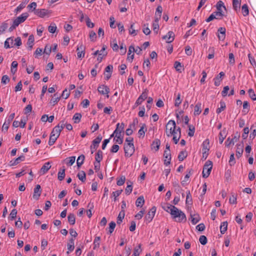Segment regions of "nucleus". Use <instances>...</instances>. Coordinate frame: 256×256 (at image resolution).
Instances as JSON below:
<instances>
[{
    "label": "nucleus",
    "mask_w": 256,
    "mask_h": 256,
    "mask_svg": "<svg viewBox=\"0 0 256 256\" xmlns=\"http://www.w3.org/2000/svg\"><path fill=\"white\" fill-rule=\"evenodd\" d=\"M190 217L192 218L191 222L193 224H196L200 220V218L198 214H190Z\"/></svg>",
    "instance_id": "b1692460"
},
{
    "label": "nucleus",
    "mask_w": 256,
    "mask_h": 256,
    "mask_svg": "<svg viewBox=\"0 0 256 256\" xmlns=\"http://www.w3.org/2000/svg\"><path fill=\"white\" fill-rule=\"evenodd\" d=\"M51 168L50 162L45 163L42 167L40 170L44 174H46Z\"/></svg>",
    "instance_id": "393cba45"
},
{
    "label": "nucleus",
    "mask_w": 256,
    "mask_h": 256,
    "mask_svg": "<svg viewBox=\"0 0 256 256\" xmlns=\"http://www.w3.org/2000/svg\"><path fill=\"white\" fill-rule=\"evenodd\" d=\"M166 210L170 212L172 218L178 222H186V216L184 212L178 210L176 207L172 204H168Z\"/></svg>",
    "instance_id": "f257e3e1"
},
{
    "label": "nucleus",
    "mask_w": 256,
    "mask_h": 256,
    "mask_svg": "<svg viewBox=\"0 0 256 256\" xmlns=\"http://www.w3.org/2000/svg\"><path fill=\"white\" fill-rule=\"evenodd\" d=\"M174 34L172 31H169L167 34L162 37L163 40H165L167 43H170L174 40Z\"/></svg>",
    "instance_id": "9b49d317"
},
{
    "label": "nucleus",
    "mask_w": 256,
    "mask_h": 256,
    "mask_svg": "<svg viewBox=\"0 0 256 256\" xmlns=\"http://www.w3.org/2000/svg\"><path fill=\"white\" fill-rule=\"evenodd\" d=\"M84 154H82L80 156H79L77 159V166L78 168H80L81 166L83 164L84 160Z\"/></svg>",
    "instance_id": "c9c22d12"
},
{
    "label": "nucleus",
    "mask_w": 256,
    "mask_h": 256,
    "mask_svg": "<svg viewBox=\"0 0 256 256\" xmlns=\"http://www.w3.org/2000/svg\"><path fill=\"white\" fill-rule=\"evenodd\" d=\"M124 210H122V211L120 212L117 218L116 222L118 224H120L122 223V220L124 218Z\"/></svg>",
    "instance_id": "bb28decb"
},
{
    "label": "nucleus",
    "mask_w": 256,
    "mask_h": 256,
    "mask_svg": "<svg viewBox=\"0 0 256 256\" xmlns=\"http://www.w3.org/2000/svg\"><path fill=\"white\" fill-rule=\"evenodd\" d=\"M58 137L59 136H56L53 134H50V140L48 141V144L50 146L53 145Z\"/></svg>",
    "instance_id": "c756f323"
},
{
    "label": "nucleus",
    "mask_w": 256,
    "mask_h": 256,
    "mask_svg": "<svg viewBox=\"0 0 256 256\" xmlns=\"http://www.w3.org/2000/svg\"><path fill=\"white\" fill-rule=\"evenodd\" d=\"M85 46L82 44H80L76 48L78 57V58H84V56Z\"/></svg>",
    "instance_id": "f8f14e48"
},
{
    "label": "nucleus",
    "mask_w": 256,
    "mask_h": 256,
    "mask_svg": "<svg viewBox=\"0 0 256 256\" xmlns=\"http://www.w3.org/2000/svg\"><path fill=\"white\" fill-rule=\"evenodd\" d=\"M34 42V37L33 35H30L28 40L27 44L28 45V48L29 50H31Z\"/></svg>",
    "instance_id": "a878e982"
},
{
    "label": "nucleus",
    "mask_w": 256,
    "mask_h": 256,
    "mask_svg": "<svg viewBox=\"0 0 256 256\" xmlns=\"http://www.w3.org/2000/svg\"><path fill=\"white\" fill-rule=\"evenodd\" d=\"M8 27V24L4 22L0 26V34H2Z\"/></svg>",
    "instance_id": "5fc2aeb1"
},
{
    "label": "nucleus",
    "mask_w": 256,
    "mask_h": 256,
    "mask_svg": "<svg viewBox=\"0 0 256 256\" xmlns=\"http://www.w3.org/2000/svg\"><path fill=\"white\" fill-rule=\"evenodd\" d=\"M242 11L244 16H246L248 15L249 10L247 4H244L242 6Z\"/></svg>",
    "instance_id": "79ce46f5"
},
{
    "label": "nucleus",
    "mask_w": 256,
    "mask_h": 256,
    "mask_svg": "<svg viewBox=\"0 0 256 256\" xmlns=\"http://www.w3.org/2000/svg\"><path fill=\"white\" fill-rule=\"evenodd\" d=\"M135 50L136 49L134 48V46L131 45L129 46L127 60H130V62H132L134 58V54H132L131 55V56H130V54L135 52Z\"/></svg>",
    "instance_id": "f3484780"
},
{
    "label": "nucleus",
    "mask_w": 256,
    "mask_h": 256,
    "mask_svg": "<svg viewBox=\"0 0 256 256\" xmlns=\"http://www.w3.org/2000/svg\"><path fill=\"white\" fill-rule=\"evenodd\" d=\"M212 168V162L210 160H208L203 168L202 176L204 178H206L210 176Z\"/></svg>",
    "instance_id": "20e7f679"
},
{
    "label": "nucleus",
    "mask_w": 256,
    "mask_h": 256,
    "mask_svg": "<svg viewBox=\"0 0 256 256\" xmlns=\"http://www.w3.org/2000/svg\"><path fill=\"white\" fill-rule=\"evenodd\" d=\"M74 240L71 238L68 244V249L70 252H72L74 250Z\"/></svg>",
    "instance_id": "f704fd0d"
},
{
    "label": "nucleus",
    "mask_w": 256,
    "mask_h": 256,
    "mask_svg": "<svg viewBox=\"0 0 256 256\" xmlns=\"http://www.w3.org/2000/svg\"><path fill=\"white\" fill-rule=\"evenodd\" d=\"M229 202L231 204H236V194H232V196L230 198Z\"/></svg>",
    "instance_id": "de8ad7c7"
},
{
    "label": "nucleus",
    "mask_w": 256,
    "mask_h": 256,
    "mask_svg": "<svg viewBox=\"0 0 256 256\" xmlns=\"http://www.w3.org/2000/svg\"><path fill=\"white\" fill-rule=\"evenodd\" d=\"M224 76V73L223 72H221L218 75L214 78V85L216 86L220 85V82L222 80V76Z\"/></svg>",
    "instance_id": "a211bd4d"
},
{
    "label": "nucleus",
    "mask_w": 256,
    "mask_h": 256,
    "mask_svg": "<svg viewBox=\"0 0 256 256\" xmlns=\"http://www.w3.org/2000/svg\"><path fill=\"white\" fill-rule=\"evenodd\" d=\"M10 80L7 75H4L2 76L1 82L2 84H6L10 82Z\"/></svg>",
    "instance_id": "69168bd1"
},
{
    "label": "nucleus",
    "mask_w": 256,
    "mask_h": 256,
    "mask_svg": "<svg viewBox=\"0 0 256 256\" xmlns=\"http://www.w3.org/2000/svg\"><path fill=\"white\" fill-rule=\"evenodd\" d=\"M68 222L71 225H74L76 222V218L74 214H70L68 216Z\"/></svg>",
    "instance_id": "c85d7f7f"
},
{
    "label": "nucleus",
    "mask_w": 256,
    "mask_h": 256,
    "mask_svg": "<svg viewBox=\"0 0 256 256\" xmlns=\"http://www.w3.org/2000/svg\"><path fill=\"white\" fill-rule=\"evenodd\" d=\"M144 204V199L143 196H139L136 200V205L138 207H142Z\"/></svg>",
    "instance_id": "4be33fe9"
},
{
    "label": "nucleus",
    "mask_w": 256,
    "mask_h": 256,
    "mask_svg": "<svg viewBox=\"0 0 256 256\" xmlns=\"http://www.w3.org/2000/svg\"><path fill=\"white\" fill-rule=\"evenodd\" d=\"M146 126L145 124H144L140 128V130H139L138 132V137L140 138H144L145 134V132L146 131V129L144 131V128H146Z\"/></svg>",
    "instance_id": "473e14b6"
},
{
    "label": "nucleus",
    "mask_w": 256,
    "mask_h": 256,
    "mask_svg": "<svg viewBox=\"0 0 256 256\" xmlns=\"http://www.w3.org/2000/svg\"><path fill=\"white\" fill-rule=\"evenodd\" d=\"M36 6L37 4L36 2H32L28 6V8H29L30 10H31L32 11H35L36 10Z\"/></svg>",
    "instance_id": "338daca9"
},
{
    "label": "nucleus",
    "mask_w": 256,
    "mask_h": 256,
    "mask_svg": "<svg viewBox=\"0 0 256 256\" xmlns=\"http://www.w3.org/2000/svg\"><path fill=\"white\" fill-rule=\"evenodd\" d=\"M34 14L40 18H44L48 14V11L46 9H37L34 11Z\"/></svg>",
    "instance_id": "4468645a"
},
{
    "label": "nucleus",
    "mask_w": 256,
    "mask_h": 256,
    "mask_svg": "<svg viewBox=\"0 0 256 256\" xmlns=\"http://www.w3.org/2000/svg\"><path fill=\"white\" fill-rule=\"evenodd\" d=\"M174 66L176 71L180 72H182V66L180 62L178 61L175 62Z\"/></svg>",
    "instance_id": "49530a36"
},
{
    "label": "nucleus",
    "mask_w": 256,
    "mask_h": 256,
    "mask_svg": "<svg viewBox=\"0 0 256 256\" xmlns=\"http://www.w3.org/2000/svg\"><path fill=\"white\" fill-rule=\"evenodd\" d=\"M216 6L217 10H218L217 12H222V7L224 8L225 10H226V8L225 6H224V2L221 0H220L218 2Z\"/></svg>",
    "instance_id": "a18cd8bd"
},
{
    "label": "nucleus",
    "mask_w": 256,
    "mask_h": 256,
    "mask_svg": "<svg viewBox=\"0 0 256 256\" xmlns=\"http://www.w3.org/2000/svg\"><path fill=\"white\" fill-rule=\"evenodd\" d=\"M182 100L180 98V94H178L177 97L175 100L174 106L176 107L179 106L180 104L182 103Z\"/></svg>",
    "instance_id": "13d9d810"
},
{
    "label": "nucleus",
    "mask_w": 256,
    "mask_h": 256,
    "mask_svg": "<svg viewBox=\"0 0 256 256\" xmlns=\"http://www.w3.org/2000/svg\"><path fill=\"white\" fill-rule=\"evenodd\" d=\"M125 180L126 178L122 176L117 180L116 184L119 186H122L124 184Z\"/></svg>",
    "instance_id": "680f3d73"
},
{
    "label": "nucleus",
    "mask_w": 256,
    "mask_h": 256,
    "mask_svg": "<svg viewBox=\"0 0 256 256\" xmlns=\"http://www.w3.org/2000/svg\"><path fill=\"white\" fill-rule=\"evenodd\" d=\"M226 132L223 130L219 134V141L220 144H222L226 138Z\"/></svg>",
    "instance_id": "4d7b16f0"
},
{
    "label": "nucleus",
    "mask_w": 256,
    "mask_h": 256,
    "mask_svg": "<svg viewBox=\"0 0 256 256\" xmlns=\"http://www.w3.org/2000/svg\"><path fill=\"white\" fill-rule=\"evenodd\" d=\"M189 132H188V135L190 136H194L195 128L194 126L191 125L188 126Z\"/></svg>",
    "instance_id": "052dcab7"
},
{
    "label": "nucleus",
    "mask_w": 256,
    "mask_h": 256,
    "mask_svg": "<svg viewBox=\"0 0 256 256\" xmlns=\"http://www.w3.org/2000/svg\"><path fill=\"white\" fill-rule=\"evenodd\" d=\"M240 138V134L237 132L236 135L234 138H230V137L228 138L225 142L226 146L229 147L230 144L234 145L236 142Z\"/></svg>",
    "instance_id": "1a4fd4ad"
},
{
    "label": "nucleus",
    "mask_w": 256,
    "mask_h": 256,
    "mask_svg": "<svg viewBox=\"0 0 256 256\" xmlns=\"http://www.w3.org/2000/svg\"><path fill=\"white\" fill-rule=\"evenodd\" d=\"M160 141L159 139H156L152 143L151 145L152 149H154L156 151H158L159 150L160 146Z\"/></svg>",
    "instance_id": "412c9836"
},
{
    "label": "nucleus",
    "mask_w": 256,
    "mask_h": 256,
    "mask_svg": "<svg viewBox=\"0 0 256 256\" xmlns=\"http://www.w3.org/2000/svg\"><path fill=\"white\" fill-rule=\"evenodd\" d=\"M116 224L115 222H111L109 224L108 231H109V233L110 234H111L114 232V229L116 227Z\"/></svg>",
    "instance_id": "6e6d98bb"
},
{
    "label": "nucleus",
    "mask_w": 256,
    "mask_h": 256,
    "mask_svg": "<svg viewBox=\"0 0 256 256\" xmlns=\"http://www.w3.org/2000/svg\"><path fill=\"white\" fill-rule=\"evenodd\" d=\"M186 202L188 204H192V198L190 190L186 192Z\"/></svg>",
    "instance_id": "a19ab883"
},
{
    "label": "nucleus",
    "mask_w": 256,
    "mask_h": 256,
    "mask_svg": "<svg viewBox=\"0 0 256 256\" xmlns=\"http://www.w3.org/2000/svg\"><path fill=\"white\" fill-rule=\"evenodd\" d=\"M116 129L115 130H118V132H120V133H124V124L123 122H122L121 124L118 123L116 124Z\"/></svg>",
    "instance_id": "2f4dec72"
},
{
    "label": "nucleus",
    "mask_w": 256,
    "mask_h": 256,
    "mask_svg": "<svg viewBox=\"0 0 256 256\" xmlns=\"http://www.w3.org/2000/svg\"><path fill=\"white\" fill-rule=\"evenodd\" d=\"M215 16L216 19H221L222 16H224V14L222 13V12H214L212 13Z\"/></svg>",
    "instance_id": "8fccbe9b"
},
{
    "label": "nucleus",
    "mask_w": 256,
    "mask_h": 256,
    "mask_svg": "<svg viewBox=\"0 0 256 256\" xmlns=\"http://www.w3.org/2000/svg\"><path fill=\"white\" fill-rule=\"evenodd\" d=\"M186 156L187 154L186 151H181L178 156V159L180 161H182Z\"/></svg>",
    "instance_id": "37998d69"
},
{
    "label": "nucleus",
    "mask_w": 256,
    "mask_h": 256,
    "mask_svg": "<svg viewBox=\"0 0 256 256\" xmlns=\"http://www.w3.org/2000/svg\"><path fill=\"white\" fill-rule=\"evenodd\" d=\"M77 176L82 182H84L86 180V174L84 171H81L80 172L78 173L77 174Z\"/></svg>",
    "instance_id": "ea45409f"
},
{
    "label": "nucleus",
    "mask_w": 256,
    "mask_h": 256,
    "mask_svg": "<svg viewBox=\"0 0 256 256\" xmlns=\"http://www.w3.org/2000/svg\"><path fill=\"white\" fill-rule=\"evenodd\" d=\"M17 210L16 209H13L12 211H11V212L10 214V220H14L16 216V214H17Z\"/></svg>",
    "instance_id": "e2e57ef3"
},
{
    "label": "nucleus",
    "mask_w": 256,
    "mask_h": 256,
    "mask_svg": "<svg viewBox=\"0 0 256 256\" xmlns=\"http://www.w3.org/2000/svg\"><path fill=\"white\" fill-rule=\"evenodd\" d=\"M70 94V92L66 88L64 90H63L61 96L64 98V99H66L68 98Z\"/></svg>",
    "instance_id": "0e129e2a"
},
{
    "label": "nucleus",
    "mask_w": 256,
    "mask_h": 256,
    "mask_svg": "<svg viewBox=\"0 0 256 256\" xmlns=\"http://www.w3.org/2000/svg\"><path fill=\"white\" fill-rule=\"evenodd\" d=\"M124 156L130 157L134 152V146L133 142H128L124 145Z\"/></svg>",
    "instance_id": "7ed1b4c3"
},
{
    "label": "nucleus",
    "mask_w": 256,
    "mask_h": 256,
    "mask_svg": "<svg viewBox=\"0 0 256 256\" xmlns=\"http://www.w3.org/2000/svg\"><path fill=\"white\" fill-rule=\"evenodd\" d=\"M24 159H25L24 156L23 154H22L19 157H18V158H16V159H15L14 160H10V162L9 165H10V166H16L20 162L24 160Z\"/></svg>",
    "instance_id": "dca6fc26"
},
{
    "label": "nucleus",
    "mask_w": 256,
    "mask_h": 256,
    "mask_svg": "<svg viewBox=\"0 0 256 256\" xmlns=\"http://www.w3.org/2000/svg\"><path fill=\"white\" fill-rule=\"evenodd\" d=\"M244 146L241 144L236 145V156L238 158L241 157L244 152Z\"/></svg>",
    "instance_id": "6ab92c4d"
},
{
    "label": "nucleus",
    "mask_w": 256,
    "mask_h": 256,
    "mask_svg": "<svg viewBox=\"0 0 256 256\" xmlns=\"http://www.w3.org/2000/svg\"><path fill=\"white\" fill-rule=\"evenodd\" d=\"M141 244H139L136 247L134 248V253L132 256H138L142 250L141 249Z\"/></svg>",
    "instance_id": "cd10ccee"
},
{
    "label": "nucleus",
    "mask_w": 256,
    "mask_h": 256,
    "mask_svg": "<svg viewBox=\"0 0 256 256\" xmlns=\"http://www.w3.org/2000/svg\"><path fill=\"white\" fill-rule=\"evenodd\" d=\"M60 130L59 128V124L56 126L52 130V132H51V134H54L56 136H60Z\"/></svg>",
    "instance_id": "7c9ffc66"
},
{
    "label": "nucleus",
    "mask_w": 256,
    "mask_h": 256,
    "mask_svg": "<svg viewBox=\"0 0 256 256\" xmlns=\"http://www.w3.org/2000/svg\"><path fill=\"white\" fill-rule=\"evenodd\" d=\"M220 107L216 110V113L220 114L226 108V104L224 102L221 101L220 102Z\"/></svg>",
    "instance_id": "603ef678"
},
{
    "label": "nucleus",
    "mask_w": 256,
    "mask_h": 256,
    "mask_svg": "<svg viewBox=\"0 0 256 256\" xmlns=\"http://www.w3.org/2000/svg\"><path fill=\"white\" fill-rule=\"evenodd\" d=\"M209 144V140L206 139L202 144V156L204 157V154H206L209 150V148L208 146Z\"/></svg>",
    "instance_id": "aec40b11"
},
{
    "label": "nucleus",
    "mask_w": 256,
    "mask_h": 256,
    "mask_svg": "<svg viewBox=\"0 0 256 256\" xmlns=\"http://www.w3.org/2000/svg\"><path fill=\"white\" fill-rule=\"evenodd\" d=\"M65 176V169L62 170V172H59L58 173V178L59 180H62Z\"/></svg>",
    "instance_id": "09e8293b"
},
{
    "label": "nucleus",
    "mask_w": 256,
    "mask_h": 256,
    "mask_svg": "<svg viewBox=\"0 0 256 256\" xmlns=\"http://www.w3.org/2000/svg\"><path fill=\"white\" fill-rule=\"evenodd\" d=\"M156 212V208L152 206L146 215L145 216L144 219L146 223L150 222L153 219Z\"/></svg>",
    "instance_id": "423d86ee"
},
{
    "label": "nucleus",
    "mask_w": 256,
    "mask_h": 256,
    "mask_svg": "<svg viewBox=\"0 0 256 256\" xmlns=\"http://www.w3.org/2000/svg\"><path fill=\"white\" fill-rule=\"evenodd\" d=\"M199 241L202 245H205L208 242V240L205 236L202 235L200 236Z\"/></svg>",
    "instance_id": "bf43d9fd"
},
{
    "label": "nucleus",
    "mask_w": 256,
    "mask_h": 256,
    "mask_svg": "<svg viewBox=\"0 0 256 256\" xmlns=\"http://www.w3.org/2000/svg\"><path fill=\"white\" fill-rule=\"evenodd\" d=\"M172 186L176 188L175 190H177L178 192H181L183 190L180 188V187L177 181L172 182Z\"/></svg>",
    "instance_id": "3c124183"
},
{
    "label": "nucleus",
    "mask_w": 256,
    "mask_h": 256,
    "mask_svg": "<svg viewBox=\"0 0 256 256\" xmlns=\"http://www.w3.org/2000/svg\"><path fill=\"white\" fill-rule=\"evenodd\" d=\"M228 228V222H224L222 223L220 227V232L222 234H224V232L226 231Z\"/></svg>",
    "instance_id": "4c0bfd02"
},
{
    "label": "nucleus",
    "mask_w": 256,
    "mask_h": 256,
    "mask_svg": "<svg viewBox=\"0 0 256 256\" xmlns=\"http://www.w3.org/2000/svg\"><path fill=\"white\" fill-rule=\"evenodd\" d=\"M100 236H96L95 238L94 242L93 248L94 250L99 248L100 245Z\"/></svg>",
    "instance_id": "58836bf2"
},
{
    "label": "nucleus",
    "mask_w": 256,
    "mask_h": 256,
    "mask_svg": "<svg viewBox=\"0 0 256 256\" xmlns=\"http://www.w3.org/2000/svg\"><path fill=\"white\" fill-rule=\"evenodd\" d=\"M82 114L80 113H76L73 116L72 119L75 124L79 123L82 118Z\"/></svg>",
    "instance_id": "e433bc0d"
},
{
    "label": "nucleus",
    "mask_w": 256,
    "mask_h": 256,
    "mask_svg": "<svg viewBox=\"0 0 256 256\" xmlns=\"http://www.w3.org/2000/svg\"><path fill=\"white\" fill-rule=\"evenodd\" d=\"M28 16V14L27 12L22 14L20 16L17 17L14 20V22L15 23V25L18 26L20 24L24 22Z\"/></svg>",
    "instance_id": "6e6552de"
},
{
    "label": "nucleus",
    "mask_w": 256,
    "mask_h": 256,
    "mask_svg": "<svg viewBox=\"0 0 256 256\" xmlns=\"http://www.w3.org/2000/svg\"><path fill=\"white\" fill-rule=\"evenodd\" d=\"M166 132L168 137L176 134V122L174 120H170L168 121L166 126Z\"/></svg>",
    "instance_id": "f03ea898"
},
{
    "label": "nucleus",
    "mask_w": 256,
    "mask_h": 256,
    "mask_svg": "<svg viewBox=\"0 0 256 256\" xmlns=\"http://www.w3.org/2000/svg\"><path fill=\"white\" fill-rule=\"evenodd\" d=\"M102 138V136L100 135H99L94 140H93L92 142V144L90 146L92 154L98 148L99 144L101 142Z\"/></svg>",
    "instance_id": "39448f33"
},
{
    "label": "nucleus",
    "mask_w": 256,
    "mask_h": 256,
    "mask_svg": "<svg viewBox=\"0 0 256 256\" xmlns=\"http://www.w3.org/2000/svg\"><path fill=\"white\" fill-rule=\"evenodd\" d=\"M42 190H40V184H37L34 188V192L33 194L34 198L38 200L40 196Z\"/></svg>",
    "instance_id": "ddd939ff"
},
{
    "label": "nucleus",
    "mask_w": 256,
    "mask_h": 256,
    "mask_svg": "<svg viewBox=\"0 0 256 256\" xmlns=\"http://www.w3.org/2000/svg\"><path fill=\"white\" fill-rule=\"evenodd\" d=\"M148 90L146 89L141 94V95L138 97L135 102V106H137L138 105H140L143 101H144L146 99L148 98Z\"/></svg>",
    "instance_id": "0eeeda50"
},
{
    "label": "nucleus",
    "mask_w": 256,
    "mask_h": 256,
    "mask_svg": "<svg viewBox=\"0 0 256 256\" xmlns=\"http://www.w3.org/2000/svg\"><path fill=\"white\" fill-rule=\"evenodd\" d=\"M164 156L165 158L164 160V164L166 166H168L170 163L171 154L170 152L164 151Z\"/></svg>",
    "instance_id": "2eb2a0df"
},
{
    "label": "nucleus",
    "mask_w": 256,
    "mask_h": 256,
    "mask_svg": "<svg viewBox=\"0 0 256 256\" xmlns=\"http://www.w3.org/2000/svg\"><path fill=\"white\" fill-rule=\"evenodd\" d=\"M96 161L98 162H100L102 160V152L100 150H98L95 156Z\"/></svg>",
    "instance_id": "72a5a7b5"
},
{
    "label": "nucleus",
    "mask_w": 256,
    "mask_h": 256,
    "mask_svg": "<svg viewBox=\"0 0 256 256\" xmlns=\"http://www.w3.org/2000/svg\"><path fill=\"white\" fill-rule=\"evenodd\" d=\"M202 112V104L197 103L194 106V114L195 116L199 115Z\"/></svg>",
    "instance_id": "5701e85b"
},
{
    "label": "nucleus",
    "mask_w": 256,
    "mask_h": 256,
    "mask_svg": "<svg viewBox=\"0 0 256 256\" xmlns=\"http://www.w3.org/2000/svg\"><path fill=\"white\" fill-rule=\"evenodd\" d=\"M241 0H232V5L234 9L236 10L240 8Z\"/></svg>",
    "instance_id": "c03bdc74"
},
{
    "label": "nucleus",
    "mask_w": 256,
    "mask_h": 256,
    "mask_svg": "<svg viewBox=\"0 0 256 256\" xmlns=\"http://www.w3.org/2000/svg\"><path fill=\"white\" fill-rule=\"evenodd\" d=\"M32 110V106L31 104H28L24 109V114H27L30 113Z\"/></svg>",
    "instance_id": "774afa93"
},
{
    "label": "nucleus",
    "mask_w": 256,
    "mask_h": 256,
    "mask_svg": "<svg viewBox=\"0 0 256 256\" xmlns=\"http://www.w3.org/2000/svg\"><path fill=\"white\" fill-rule=\"evenodd\" d=\"M98 90L99 93L102 94L106 95V97L108 98V93L110 92V88L105 85H100L98 88Z\"/></svg>",
    "instance_id": "9d476101"
},
{
    "label": "nucleus",
    "mask_w": 256,
    "mask_h": 256,
    "mask_svg": "<svg viewBox=\"0 0 256 256\" xmlns=\"http://www.w3.org/2000/svg\"><path fill=\"white\" fill-rule=\"evenodd\" d=\"M248 92L249 94V96L252 98V100H256V94H254V90L250 88L248 90Z\"/></svg>",
    "instance_id": "864d4df0"
}]
</instances>
